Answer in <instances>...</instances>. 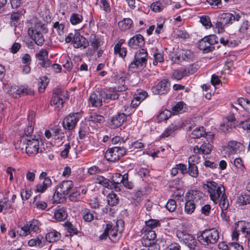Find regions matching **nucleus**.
Wrapping results in <instances>:
<instances>
[{"instance_id":"nucleus-1","label":"nucleus","mask_w":250,"mask_h":250,"mask_svg":"<svg viewBox=\"0 0 250 250\" xmlns=\"http://www.w3.org/2000/svg\"><path fill=\"white\" fill-rule=\"evenodd\" d=\"M202 193L198 190L188 192L185 196L184 211L188 214H192L196 207L202 204Z\"/></svg>"},{"instance_id":"nucleus-2","label":"nucleus","mask_w":250,"mask_h":250,"mask_svg":"<svg viewBox=\"0 0 250 250\" xmlns=\"http://www.w3.org/2000/svg\"><path fill=\"white\" fill-rule=\"evenodd\" d=\"M219 238V235L218 230L214 229H206L197 236L199 242L201 245L205 246L216 244Z\"/></svg>"},{"instance_id":"nucleus-3","label":"nucleus","mask_w":250,"mask_h":250,"mask_svg":"<svg viewBox=\"0 0 250 250\" xmlns=\"http://www.w3.org/2000/svg\"><path fill=\"white\" fill-rule=\"evenodd\" d=\"M207 188L211 200L216 204L219 201V198L222 194L225 193V189L224 187L218 184L215 182H208L206 185H205L204 188Z\"/></svg>"},{"instance_id":"nucleus-4","label":"nucleus","mask_w":250,"mask_h":250,"mask_svg":"<svg viewBox=\"0 0 250 250\" xmlns=\"http://www.w3.org/2000/svg\"><path fill=\"white\" fill-rule=\"evenodd\" d=\"M147 58V52L144 49H140L134 55V60L129 65L130 69L143 68L146 67Z\"/></svg>"},{"instance_id":"nucleus-5","label":"nucleus","mask_w":250,"mask_h":250,"mask_svg":"<svg viewBox=\"0 0 250 250\" xmlns=\"http://www.w3.org/2000/svg\"><path fill=\"white\" fill-rule=\"evenodd\" d=\"M126 152V150L125 148L115 146L108 149L105 153L104 157L107 161L115 162L124 156Z\"/></svg>"},{"instance_id":"nucleus-6","label":"nucleus","mask_w":250,"mask_h":250,"mask_svg":"<svg viewBox=\"0 0 250 250\" xmlns=\"http://www.w3.org/2000/svg\"><path fill=\"white\" fill-rule=\"evenodd\" d=\"M26 144L25 150L26 153L29 155H34L39 152V141L38 139L33 138L32 137L23 138L21 140V143Z\"/></svg>"},{"instance_id":"nucleus-7","label":"nucleus","mask_w":250,"mask_h":250,"mask_svg":"<svg viewBox=\"0 0 250 250\" xmlns=\"http://www.w3.org/2000/svg\"><path fill=\"white\" fill-rule=\"evenodd\" d=\"M127 89V87L123 84L121 86H115L113 88H110L106 91H103V96L104 102L108 103L111 100H115L119 96L117 92L124 91Z\"/></svg>"},{"instance_id":"nucleus-8","label":"nucleus","mask_w":250,"mask_h":250,"mask_svg":"<svg viewBox=\"0 0 250 250\" xmlns=\"http://www.w3.org/2000/svg\"><path fill=\"white\" fill-rule=\"evenodd\" d=\"M124 222L122 220H118L116 222V225L109 229L108 236L113 242H116L121 236V234L124 230Z\"/></svg>"},{"instance_id":"nucleus-9","label":"nucleus","mask_w":250,"mask_h":250,"mask_svg":"<svg viewBox=\"0 0 250 250\" xmlns=\"http://www.w3.org/2000/svg\"><path fill=\"white\" fill-rule=\"evenodd\" d=\"M207 139L206 140L208 143H205L204 140V143L201 145L200 147L196 146L193 148V152L195 153H202L204 154H208L212 150V146L210 144V142H212L213 138V134H207Z\"/></svg>"},{"instance_id":"nucleus-10","label":"nucleus","mask_w":250,"mask_h":250,"mask_svg":"<svg viewBox=\"0 0 250 250\" xmlns=\"http://www.w3.org/2000/svg\"><path fill=\"white\" fill-rule=\"evenodd\" d=\"M79 113H72L67 115L62 122L63 128L68 130L73 129L79 121Z\"/></svg>"},{"instance_id":"nucleus-11","label":"nucleus","mask_w":250,"mask_h":250,"mask_svg":"<svg viewBox=\"0 0 250 250\" xmlns=\"http://www.w3.org/2000/svg\"><path fill=\"white\" fill-rule=\"evenodd\" d=\"M40 179H43L42 183L38 184L35 186V191L37 192L43 193L48 188L51 187L52 185L51 179L47 176V174L45 172H42L39 176Z\"/></svg>"},{"instance_id":"nucleus-12","label":"nucleus","mask_w":250,"mask_h":250,"mask_svg":"<svg viewBox=\"0 0 250 250\" xmlns=\"http://www.w3.org/2000/svg\"><path fill=\"white\" fill-rule=\"evenodd\" d=\"M35 57L39 61L38 64L43 68H47L51 66V62L48 59V52L45 49H42L38 52Z\"/></svg>"},{"instance_id":"nucleus-13","label":"nucleus","mask_w":250,"mask_h":250,"mask_svg":"<svg viewBox=\"0 0 250 250\" xmlns=\"http://www.w3.org/2000/svg\"><path fill=\"white\" fill-rule=\"evenodd\" d=\"M73 183L71 180L62 181L58 185L54 196L56 194L57 195L60 194L63 197L67 195L69 193L70 190L73 188Z\"/></svg>"},{"instance_id":"nucleus-14","label":"nucleus","mask_w":250,"mask_h":250,"mask_svg":"<svg viewBox=\"0 0 250 250\" xmlns=\"http://www.w3.org/2000/svg\"><path fill=\"white\" fill-rule=\"evenodd\" d=\"M170 85L168 80L164 79L152 88V91L154 94H166L169 90Z\"/></svg>"},{"instance_id":"nucleus-15","label":"nucleus","mask_w":250,"mask_h":250,"mask_svg":"<svg viewBox=\"0 0 250 250\" xmlns=\"http://www.w3.org/2000/svg\"><path fill=\"white\" fill-rule=\"evenodd\" d=\"M142 231L144 232L142 240V243L144 246L148 247L153 244H156L154 241L156 237V234L154 230L147 229V228H143Z\"/></svg>"},{"instance_id":"nucleus-16","label":"nucleus","mask_w":250,"mask_h":250,"mask_svg":"<svg viewBox=\"0 0 250 250\" xmlns=\"http://www.w3.org/2000/svg\"><path fill=\"white\" fill-rule=\"evenodd\" d=\"M177 236L181 239V241L185 243L190 250H195L197 243L194 236L183 232L178 233Z\"/></svg>"},{"instance_id":"nucleus-17","label":"nucleus","mask_w":250,"mask_h":250,"mask_svg":"<svg viewBox=\"0 0 250 250\" xmlns=\"http://www.w3.org/2000/svg\"><path fill=\"white\" fill-rule=\"evenodd\" d=\"M72 44L75 48L85 49L88 46L89 42L85 37L77 32L74 34Z\"/></svg>"},{"instance_id":"nucleus-18","label":"nucleus","mask_w":250,"mask_h":250,"mask_svg":"<svg viewBox=\"0 0 250 250\" xmlns=\"http://www.w3.org/2000/svg\"><path fill=\"white\" fill-rule=\"evenodd\" d=\"M103 90H98L90 94L89 101L92 107H98L103 104Z\"/></svg>"},{"instance_id":"nucleus-19","label":"nucleus","mask_w":250,"mask_h":250,"mask_svg":"<svg viewBox=\"0 0 250 250\" xmlns=\"http://www.w3.org/2000/svg\"><path fill=\"white\" fill-rule=\"evenodd\" d=\"M126 116L124 113H118L113 116L109 123V126L112 128L121 126L126 121Z\"/></svg>"},{"instance_id":"nucleus-20","label":"nucleus","mask_w":250,"mask_h":250,"mask_svg":"<svg viewBox=\"0 0 250 250\" xmlns=\"http://www.w3.org/2000/svg\"><path fill=\"white\" fill-rule=\"evenodd\" d=\"M240 16L238 14L233 15L229 13H223L220 14L219 19L225 25L232 24L234 21H238Z\"/></svg>"},{"instance_id":"nucleus-21","label":"nucleus","mask_w":250,"mask_h":250,"mask_svg":"<svg viewBox=\"0 0 250 250\" xmlns=\"http://www.w3.org/2000/svg\"><path fill=\"white\" fill-rule=\"evenodd\" d=\"M144 44V38L141 34L135 35L130 38L128 42V46L133 49L141 47Z\"/></svg>"},{"instance_id":"nucleus-22","label":"nucleus","mask_w":250,"mask_h":250,"mask_svg":"<svg viewBox=\"0 0 250 250\" xmlns=\"http://www.w3.org/2000/svg\"><path fill=\"white\" fill-rule=\"evenodd\" d=\"M95 182L110 189H114L116 191H119L120 190V188L119 187H115L114 184H110L109 180L102 176H97L95 178Z\"/></svg>"},{"instance_id":"nucleus-23","label":"nucleus","mask_w":250,"mask_h":250,"mask_svg":"<svg viewBox=\"0 0 250 250\" xmlns=\"http://www.w3.org/2000/svg\"><path fill=\"white\" fill-rule=\"evenodd\" d=\"M28 34L38 45L41 46L44 43L43 36L40 32L36 30L29 29Z\"/></svg>"},{"instance_id":"nucleus-24","label":"nucleus","mask_w":250,"mask_h":250,"mask_svg":"<svg viewBox=\"0 0 250 250\" xmlns=\"http://www.w3.org/2000/svg\"><path fill=\"white\" fill-rule=\"evenodd\" d=\"M241 145V144L240 143L234 141H230L229 142L228 145L224 147V150L228 155L236 153Z\"/></svg>"},{"instance_id":"nucleus-25","label":"nucleus","mask_w":250,"mask_h":250,"mask_svg":"<svg viewBox=\"0 0 250 250\" xmlns=\"http://www.w3.org/2000/svg\"><path fill=\"white\" fill-rule=\"evenodd\" d=\"M46 241L41 235H39L37 237L30 239L28 241V244L29 246H36L39 248H42L45 246Z\"/></svg>"},{"instance_id":"nucleus-26","label":"nucleus","mask_w":250,"mask_h":250,"mask_svg":"<svg viewBox=\"0 0 250 250\" xmlns=\"http://www.w3.org/2000/svg\"><path fill=\"white\" fill-rule=\"evenodd\" d=\"M27 91V88L24 87H19L18 86L13 85L10 87L9 93L13 97L17 98V95L20 96L24 94H27L28 93Z\"/></svg>"},{"instance_id":"nucleus-27","label":"nucleus","mask_w":250,"mask_h":250,"mask_svg":"<svg viewBox=\"0 0 250 250\" xmlns=\"http://www.w3.org/2000/svg\"><path fill=\"white\" fill-rule=\"evenodd\" d=\"M198 47L200 50L206 53L211 51L214 48L213 46L210 45L206 37L199 41Z\"/></svg>"},{"instance_id":"nucleus-28","label":"nucleus","mask_w":250,"mask_h":250,"mask_svg":"<svg viewBox=\"0 0 250 250\" xmlns=\"http://www.w3.org/2000/svg\"><path fill=\"white\" fill-rule=\"evenodd\" d=\"M207 134H212L211 133H205V130L204 129V127L201 126L198 128H196L195 129H194L191 134L190 135V136L191 138H199L201 137H203L204 139L206 140V135Z\"/></svg>"},{"instance_id":"nucleus-29","label":"nucleus","mask_w":250,"mask_h":250,"mask_svg":"<svg viewBox=\"0 0 250 250\" xmlns=\"http://www.w3.org/2000/svg\"><path fill=\"white\" fill-rule=\"evenodd\" d=\"M235 225L243 233H246L247 234L250 233V223L249 222L244 221H239L235 223Z\"/></svg>"},{"instance_id":"nucleus-30","label":"nucleus","mask_w":250,"mask_h":250,"mask_svg":"<svg viewBox=\"0 0 250 250\" xmlns=\"http://www.w3.org/2000/svg\"><path fill=\"white\" fill-rule=\"evenodd\" d=\"M187 76V71L186 68L184 67H181L179 69L174 70L171 78L173 79L176 80H180L184 77Z\"/></svg>"},{"instance_id":"nucleus-31","label":"nucleus","mask_w":250,"mask_h":250,"mask_svg":"<svg viewBox=\"0 0 250 250\" xmlns=\"http://www.w3.org/2000/svg\"><path fill=\"white\" fill-rule=\"evenodd\" d=\"M187 110V105L183 102H178L172 107V111L174 114H181L185 112Z\"/></svg>"},{"instance_id":"nucleus-32","label":"nucleus","mask_w":250,"mask_h":250,"mask_svg":"<svg viewBox=\"0 0 250 250\" xmlns=\"http://www.w3.org/2000/svg\"><path fill=\"white\" fill-rule=\"evenodd\" d=\"M54 217L57 221H62L66 219L67 213L64 208H60L55 211Z\"/></svg>"},{"instance_id":"nucleus-33","label":"nucleus","mask_w":250,"mask_h":250,"mask_svg":"<svg viewBox=\"0 0 250 250\" xmlns=\"http://www.w3.org/2000/svg\"><path fill=\"white\" fill-rule=\"evenodd\" d=\"M132 21L129 18L124 19L118 23L119 28L123 31L127 30L131 27Z\"/></svg>"},{"instance_id":"nucleus-34","label":"nucleus","mask_w":250,"mask_h":250,"mask_svg":"<svg viewBox=\"0 0 250 250\" xmlns=\"http://www.w3.org/2000/svg\"><path fill=\"white\" fill-rule=\"evenodd\" d=\"M60 238V233L57 231H51L48 232L44 238L46 241L49 243H53L58 240Z\"/></svg>"},{"instance_id":"nucleus-35","label":"nucleus","mask_w":250,"mask_h":250,"mask_svg":"<svg viewBox=\"0 0 250 250\" xmlns=\"http://www.w3.org/2000/svg\"><path fill=\"white\" fill-rule=\"evenodd\" d=\"M63 103L62 98L58 96H53L50 102L51 105H56L58 110L62 107Z\"/></svg>"},{"instance_id":"nucleus-36","label":"nucleus","mask_w":250,"mask_h":250,"mask_svg":"<svg viewBox=\"0 0 250 250\" xmlns=\"http://www.w3.org/2000/svg\"><path fill=\"white\" fill-rule=\"evenodd\" d=\"M88 120L93 123L102 124L104 122L105 119L104 116L94 113L89 115Z\"/></svg>"},{"instance_id":"nucleus-37","label":"nucleus","mask_w":250,"mask_h":250,"mask_svg":"<svg viewBox=\"0 0 250 250\" xmlns=\"http://www.w3.org/2000/svg\"><path fill=\"white\" fill-rule=\"evenodd\" d=\"M83 219L86 222H90L93 219V214L88 208H85L82 210Z\"/></svg>"},{"instance_id":"nucleus-38","label":"nucleus","mask_w":250,"mask_h":250,"mask_svg":"<svg viewBox=\"0 0 250 250\" xmlns=\"http://www.w3.org/2000/svg\"><path fill=\"white\" fill-rule=\"evenodd\" d=\"M200 21L206 29L210 28L212 26L210 18L208 16L203 15L201 16L200 18Z\"/></svg>"},{"instance_id":"nucleus-39","label":"nucleus","mask_w":250,"mask_h":250,"mask_svg":"<svg viewBox=\"0 0 250 250\" xmlns=\"http://www.w3.org/2000/svg\"><path fill=\"white\" fill-rule=\"evenodd\" d=\"M188 172L190 176L194 178L197 177L199 174L197 167L194 164H188Z\"/></svg>"},{"instance_id":"nucleus-40","label":"nucleus","mask_w":250,"mask_h":250,"mask_svg":"<svg viewBox=\"0 0 250 250\" xmlns=\"http://www.w3.org/2000/svg\"><path fill=\"white\" fill-rule=\"evenodd\" d=\"M83 20V16L77 13H73L70 18V21L73 25H76L80 23Z\"/></svg>"},{"instance_id":"nucleus-41","label":"nucleus","mask_w":250,"mask_h":250,"mask_svg":"<svg viewBox=\"0 0 250 250\" xmlns=\"http://www.w3.org/2000/svg\"><path fill=\"white\" fill-rule=\"evenodd\" d=\"M107 198L108 204L110 206H115L119 203V199L115 193L109 194Z\"/></svg>"},{"instance_id":"nucleus-42","label":"nucleus","mask_w":250,"mask_h":250,"mask_svg":"<svg viewBox=\"0 0 250 250\" xmlns=\"http://www.w3.org/2000/svg\"><path fill=\"white\" fill-rule=\"evenodd\" d=\"M124 175H122L120 173H115L112 177V181L110 182V184H114L115 187H118L117 185L122 183L124 180Z\"/></svg>"},{"instance_id":"nucleus-43","label":"nucleus","mask_w":250,"mask_h":250,"mask_svg":"<svg viewBox=\"0 0 250 250\" xmlns=\"http://www.w3.org/2000/svg\"><path fill=\"white\" fill-rule=\"evenodd\" d=\"M171 114L172 112L170 111L165 109L159 113L158 120L159 122L166 121L171 116Z\"/></svg>"},{"instance_id":"nucleus-44","label":"nucleus","mask_w":250,"mask_h":250,"mask_svg":"<svg viewBox=\"0 0 250 250\" xmlns=\"http://www.w3.org/2000/svg\"><path fill=\"white\" fill-rule=\"evenodd\" d=\"M180 57L185 61H189L193 58V53L189 50H183L180 54Z\"/></svg>"},{"instance_id":"nucleus-45","label":"nucleus","mask_w":250,"mask_h":250,"mask_svg":"<svg viewBox=\"0 0 250 250\" xmlns=\"http://www.w3.org/2000/svg\"><path fill=\"white\" fill-rule=\"evenodd\" d=\"M27 223L29 225L31 232L33 231L36 232L39 229L40 223L38 220L33 219L31 221H29Z\"/></svg>"},{"instance_id":"nucleus-46","label":"nucleus","mask_w":250,"mask_h":250,"mask_svg":"<svg viewBox=\"0 0 250 250\" xmlns=\"http://www.w3.org/2000/svg\"><path fill=\"white\" fill-rule=\"evenodd\" d=\"M238 102L241 106L250 113V101L248 99L240 98L238 99Z\"/></svg>"},{"instance_id":"nucleus-47","label":"nucleus","mask_w":250,"mask_h":250,"mask_svg":"<svg viewBox=\"0 0 250 250\" xmlns=\"http://www.w3.org/2000/svg\"><path fill=\"white\" fill-rule=\"evenodd\" d=\"M90 42L91 45L95 50L97 49L101 45L100 39L96 38V36L94 35H91L90 37Z\"/></svg>"},{"instance_id":"nucleus-48","label":"nucleus","mask_w":250,"mask_h":250,"mask_svg":"<svg viewBox=\"0 0 250 250\" xmlns=\"http://www.w3.org/2000/svg\"><path fill=\"white\" fill-rule=\"evenodd\" d=\"M220 207L221 209L227 210L229 207V201L225 193L220 197Z\"/></svg>"},{"instance_id":"nucleus-49","label":"nucleus","mask_w":250,"mask_h":250,"mask_svg":"<svg viewBox=\"0 0 250 250\" xmlns=\"http://www.w3.org/2000/svg\"><path fill=\"white\" fill-rule=\"evenodd\" d=\"M177 129V126L174 125H171L164 131L162 135L164 137H167L171 135Z\"/></svg>"},{"instance_id":"nucleus-50","label":"nucleus","mask_w":250,"mask_h":250,"mask_svg":"<svg viewBox=\"0 0 250 250\" xmlns=\"http://www.w3.org/2000/svg\"><path fill=\"white\" fill-rule=\"evenodd\" d=\"M21 16V12H13L11 15V24L16 26Z\"/></svg>"},{"instance_id":"nucleus-51","label":"nucleus","mask_w":250,"mask_h":250,"mask_svg":"<svg viewBox=\"0 0 250 250\" xmlns=\"http://www.w3.org/2000/svg\"><path fill=\"white\" fill-rule=\"evenodd\" d=\"M238 202L242 205L250 203V196L248 194H241L238 198Z\"/></svg>"},{"instance_id":"nucleus-52","label":"nucleus","mask_w":250,"mask_h":250,"mask_svg":"<svg viewBox=\"0 0 250 250\" xmlns=\"http://www.w3.org/2000/svg\"><path fill=\"white\" fill-rule=\"evenodd\" d=\"M150 8L155 12H160L163 10L164 6L160 1H155L151 4Z\"/></svg>"},{"instance_id":"nucleus-53","label":"nucleus","mask_w":250,"mask_h":250,"mask_svg":"<svg viewBox=\"0 0 250 250\" xmlns=\"http://www.w3.org/2000/svg\"><path fill=\"white\" fill-rule=\"evenodd\" d=\"M53 28L56 29L59 35H62L64 32V25L58 21L55 22L53 24Z\"/></svg>"},{"instance_id":"nucleus-54","label":"nucleus","mask_w":250,"mask_h":250,"mask_svg":"<svg viewBox=\"0 0 250 250\" xmlns=\"http://www.w3.org/2000/svg\"><path fill=\"white\" fill-rule=\"evenodd\" d=\"M159 224L158 221L156 220L150 219L146 221V226L145 228H147V229L152 230L153 229L157 227Z\"/></svg>"},{"instance_id":"nucleus-55","label":"nucleus","mask_w":250,"mask_h":250,"mask_svg":"<svg viewBox=\"0 0 250 250\" xmlns=\"http://www.w3.org/2000/svg\"><path fill=\"white\" fill-rule=\"evenodd\" d=\"M49 82L48 79L46 77H42L41 78V81L40 82V85L39 86V91L40 92H42L44 91L45 88L47 86Z\"/></svg>"},{"instance_id":"nucleus-56","label":"nucleus","mask_w":250,"mask_h":250,"mask_svg":"<svg viewBox=\"0 0 250 250\" xmlns=\"http://www.w3.org/2000/svg\"><path fill=\"white\" fill-rule=\"evenodd\" d=\"M176 207V202L173 199H169L166 205V208L170 212L174 211L175 210Z\"/></svg>"},{"instance_id":"nucleus-57","label":"nucleus","mask_w":250,"mask_h":250,"mask_svg":"<svg viewBox=\"0 0 250 250\" xmlns=\"http://www.w3.org/2000/svg\"><path fill=\"white\" fill-rule=\"evenodd\" d=\"M225 24L219 19L215 24V29L218 33H222L225 31Z\"/></svg>"},{"instance_id":"nucleus-58","label":"nucleus","mask_w":250,"mask_h":250,"mask_svg":"<svg viewBox=\"0 0 250 250\" xmlns=\"http://www.w3.org/2000/svg\"><path fill=\"white\" fill-rule=\"evenodd\" d=\"M154 60L153 62V64L154 65H157L158 62H162L164 61V58L163 54L160 53H154L153 54Z\"/></svg>"},{"instance_id":"nucleus-59","label":"nucleus","mask_w":250,"mask_h":250,"mask_svg":"<svg viewBox=\"0 0 250 250\" xmlns=\"http://www.w3.org/2000/svg\"><path fill=\"white\" fill-rule=\"evenodd\" d=\"M100 7L106 13H109L111 10L109 3L107 0H100Z\"/></svg>"},{"instance_id":"nucleus-60","label":"nucleus","mask_w":250,"mask_h":250,"mask_svg":"<svg viewBox=\"0 0 250 250\" xmlns=\"http://www.w3.org/2000/svg\"><path fill=\"white\" fill-rule=\"evenodd\" d=\"M65 226L67 229V231L71 234H77L78 230L70 222H66L65 223Z\"/></svg>"},{"instance_id":"nucleus-61","label":"nucleus","mask_w":250,"mask_h":250,"mask_svg":"<svg viewBox=\"0 0 250 250\" xmlns=\"http://www.w3.org/2000/svg\"><path fill=\"white\" fill-rule=\"evenodd\" d=\"M250 28V24L248 21H244L241 24L239 31L242 33H246Z\"/></svg>"},{"instance_id":"nucleus-62","label":"nucleus","mask_w":250,"mask_h":250,"mask_svg":"<svg viewBox=\"0 0 250 250\" xmlns=\"http://www.w3.org/2000/svg\"><path fill=\"white\" fill-rule=\"evenodd\" d=\"M64 149L61 152V156L63 158H66L68 157L69 149L71 148L70 143H67L64 145Z\"/></svg>"},{"instance_id":"nucleus-63","label":"nucleus","mask_w":250,"mask_h":250,"mask_svg":"<svg viewBox=\"0 0 250 250\" xmlns=\"http://www.w3.org/2000/svg\"><path fill=\"white\" fill-rule=\"evenodd\" d=\"M124 178H125L123 182H122V183H123L124 187L128 189H132L134 186L132 182L128 181V174H125Z\"/></svg>"},{"instance_id":"nucleus-64","label":"nucleus","mask_w":250,"mask_h":250,"mask_svg":"<svg viewBox=\"0 0 250 250\" xmlns=\"http://www.w3.org/2000/svg\"><path fill=\"white\" fill-rule=\"evenodd\" d=\"M31 232L30 228L28 223L24 225L21 228V230L20 231V234L21 236H27L28 234H30Z\"/></svg>"}]
</instances>
